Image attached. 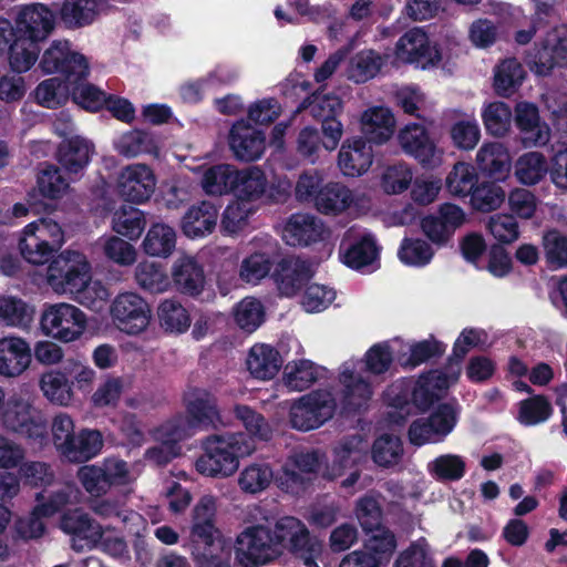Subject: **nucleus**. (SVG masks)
<instances>
[{
  "label": "nucleus",
  "mask_w": 567,
  "mask_h": 567,
  "mask_svg": "<svg viewBox=\"0 0 567 567\" xmlns=\"http://www.w3.org/2000/svg\"><path fill=\"white\" fill-rule=\"evenodd\" d=\"M16 29L18 34L44 41L54 29V13L43 3L24 6L17 16Z\"/></svg>",
  "instance_id": "obj_17"
},
{
  "label": "nucleus",
  "mask_w": 567,
  "mask_h": 567,
  "mask_svg": "<svg viewBox=\"0 0 567 567\" xmlns=\"http://www.w3.org/2000/svg\"><path fill=\"white\" fill-rule=\"evenodd\" d=\"M113 145L115 151L126 158H134L142 154L158 156L161 148L156 136L141 130L122 133L114 140Z\"/></svg>",
  "instance_id": "obj_37"
},
{
  "label": "nucleus",
  "mask_w": 567,
  "mask_h": 567,
  "mask_svg": "<svg viewBox=\"0 0 567 567\" xmlns=\"http://www.w3.org/2000/svg\"><path fill=\"white\" fill-rule=\"evenodd\" d=\"M481 116L486 132L492 136L503 137L511 130L513 113L505 102L485 103Z\"/></svg>",
  "instance_id": "obj_52"
},
{
  "label": "nucleus",
  "mask_w": 567,
  "mask_h": 567,
  "mask_svg": "<svg viewBox=\"0 0 567 567\" xmlns=\"http://www.w3.org/2000/svg\"><path fill=\"white\" fill-rule=\"evenodd\" d=\"M343 402L349 410H360L372 396L371 384L357 371L353 362H346L340 372Z\"/></svg>",
  "instance_id": "obj_33"
},
{
  "label": "nucleus",
  "mask_w": 567,
  "mask_h": 567,
  "mask_svg": "<svg viewBox=\"0 0 567 567\" xmlns=\"http://www.w3.org/2000/svg\"><path fill=\"white\" fill-rule=\"evenodd\" d=\"M194 434L192 421L183 414L174 415L152 431L156 442H165L179 446L178 443Z\"/></svg>",
  "instance_id": "obj_58"
},
{
  "label": "nucleus",
  "mask_w": 567,
  "mask_h": 567,
  "mask_svg": "<svg viewBox=\"0 0 567 567\" xmlns=\"http://www.w3.org/2000/svg\"><path fill=\"white\" fill-rule=\"evenodd\" d=\"M272 266L267 251H254L241 260L238 275L243 281L256 285L270 274Z\"/></svg>",
  "instance_id": "obj_62"
},
{
  "label": "nucleus",
  "mask_w": 567,
  "mask_h": 567,
  "mask_svg": "<svg viewBox=\"0 0 567 567\" xmlns=\"http://www.w3.org/2000/svg\"><path fill=\"white\" fill-rule=\"evenodd\" d=\"M464 221V210L455 204L445 203L439 207L436 213L422 217L420 227L424 236L433 244L444 246Z\"/></svg>",
  "instance_id": "obj_14"
},
{
  "label": "nucleus",
  "mask_w": 567,
  "mask_h": 567,
  "mask_svg": "<svg viewBox=\"0 0 567 567\" xmlns=\"http://www.w3.org/2000/svg\"><path fill=\"white\" fill-rule=\"evenodd\" d=\"M94 154V145L82 136L63 141L58 150V162L70 174H78L86 167Z\"/></svg>",
  "instance_id": "obj_36"
},
{
  "label": "nucleus",
  "mask_w": 567,
  "mask_h": 567,
  "mask_svg": "<svg viewBox=\"0 0 567 567\" xmlns=\"http://www.w3.org/2000/svg\"><path fill=\"white\" fill-rule=\"evenodd\" d=\"M373 163V150L360 136L347 138L338 154V166L344 176L358 177L365 174Z\"/></svg>",
  "instance_id": "obj_19"
},
{
  "label": "nucleus",
  "mask_w": 567,
  "mask_h": 567,
  "mask_svg": "<svg viewBox=\"0 0 567 567\" xmlns=\"http://www.w3.org/2000/svg\"><path fill=\"white\" fill-rule=\"evenodd\" d=\"M525 70L516 59H505L494 69L493 86L497 95L511 96L523 83Z\"/></svg>",
  "instance_id": "obj_46"
},
{
  "label": "nucleus",
  "mask_w": 567,
  "mask_h": 567,
  "mask_svg": "<svg viewBox=\"0 0 567 567\" xmlns=\"http://www.w3.org/2000/svg\"><path fill=\"white\" fill-rule=\"evenodd\" d=\"M47 284L55 293L72 295L79 303L94 311L103 309L110 297L100 280H92L85 255L75 250H65L50 262Z\"/></svg>",
  "instance_id": "obj_1"
},
{
  "label": "nucleus",
  "mask_w": 567,
  "mask_h": 567,
  "mask_svg": "<svg viewBox=\"0 0 567 567\" xmlns=\"http://www.w3.org/2000/svg\"><path fill=\"white\" fill-rule=\"evenodd\" d=\"M336 411L331 393L316 391L296 400L289 410V422L299 431H311L329 421Z\"/></svg>",
  "instance_id": "obj_9"
},
{
  "label": "nucleus",
  "mask_w": 567,
  "mask_h": 567,
  "mask_svg": "<svg viewBox=\"0 0 567 567\" xmlns=\"http://www.w3.org/2000/svg\"><path fill=\"white\" fill-rule=\"evenodd\" d=\"M274 481L271 466L262 462H251L244 466L237 477L239 489L244 494L256 495L266 491Z\"/></svg>",
  "instance_id": "obj_44"
},
{
  "label": "nucleus",
  "mask_w": 567,
  "mask_h": 567,
  "mask_svg": "<svg viewBox=\"0 0 567 567\" xmlns=\"http://www.w3.org/2000/svg\"><path fill=\"white\" fill-rule=\"evenodd\" d=\"M137 286L151 293H163L171 289L172 281L164 267L155 261L144 260L134 270Z\"/></svg>",
  "instance_id": "obj_47"
},
{
  "label": "nucleus",
  "mask_w": 567,
  "mask_h": 567,
  "mask_svg": "<svg viewBox=\"0 0 567 567\" xmlns=\"http://www.w3.org/2000/svg\"><path fill=\"white\" fill-rule=\"evenodd\" d=\"M33 309L23 300L11 297H0V321L14 328H25L33 319Z\"/></svg>",
  "instance_id": "obj_59"
},
{
  "label": "nucleus",
  "mask_w": 567,
  "mask_h": 567,
  "mask_svg": "<svg viewBox=\"0 0 567 567\" xmlns=\"http://www.w3.org/2000/svg\"><path fill=\"white\" fill-rule=\"evenodd\" d=\"M74 422L72 417L66 413L56 414L51 424V433L55 447L65 457L74 456Z\"/></svg>",
  "instance_id": "obj_64"
},
{
  "label": "nucleus",
  "mask_w": 567,
  "mask_h": 567,
  "mask_svg": "<svg viewBox=\"0 0 567 567\" xmlns=\"http://www.w3.org/2000/svg\"><path fill=\"white\" fill-rule=\"evenodd\" d=\"M40 68L48 74L55 72L64 74L69 83L89 75L86 59L82 54L71 51L66 41H54L44 51Z\"/></svg>",
  "instance_id": "obj_12"
},
{
  "label": "nucleus",
  "mask_w": 567,
  "mask_h": 567,
  "mask_svg": "<svg viewBox=\"0 0 567 567\" xmlns=\"http://www.w3.org/2000/svg\"><path fill=\"white\" fill-rule=\"evenodd\" d=\"M188 548L197 567H230V550L226 539Z\"/></svg>",
  "instance_id": "obj_51"
},
{
  "label": "nucleus",
  "mask_w": 567,
  "mask_h": 567,
  "mask_svg": "<svg viewBox=\"0 0 567 567\" xmlns=\"http://www.w3.org/2000/svg\"><path fill=\"white\" fill-rule=\"evenodd\" d=\"M236 169L234 165L226 163L198 167L197 172L200 174L199 184L205 194L221 196L231 193Z\"/></svg>",
  "instance_id": "obj_38"
},
{
  "label": "nucleus",
  "mask_w": 567,
  "mask_h": 567,
  "mask_svg": "<svg viewBox=\"0 0 567 567\" xmlns=\"http://www.w3.org/2000/svg\"><path fill=\"white\" fill-rule=\"evenodd\" d=\"M384 62V58L375 51L362 50L350 59L348 79L354 83H365L380 72Z\"/></svg>",
  "instance_id": "obj_50"
},
{
  "label": "nucleus",
  "mask_w": 567,
  "mask_h": 567,
  "mask_svg": "<svg viewBox=\"0 0 567 567\" xmlns=\"http://www.w3.org/2000/svg\"><path fill=\"white\" fill-rule=\"evenodd\" d=\"M268 179L265 172L258 166L236 169L234 193L236 199L255 205L266 193Z\"/></svg>",
  "instance_id": "obj_35"
},
{
  "label": "nucleus",
  "mask_w": 567,
  "mask_h": 567,
  "mask_svg": "<svg viewBox=\"0 0 567 567\" xmlns=\"http://www.w3.org/2000/svg\"><path fill=\"white\" fill-rule=\"evenodd\" d=\"M354 194L340 183H329L316 196V208L324 215H340L352 206Z\"/></svg>",
  "instance_id": "obj_41"
},
{
  "label": "nucleus",
  "mask_w": 567,
  "mask_h": 567,
  "mask_svg": "<svg viewBox=\"0 0 567 567\" xmlns=\"http://www.w3.org/2000/svg\"><path fill=\"white\" fill-rule=\"evenodd\" d=\"M515 123L523 132L526 146H544L550 140L549 126L540 121L538 109L529 102H519L515 106Z\"/></svg>",
  "instance_id": "obj_26"
},
{
  "label": "nucleus",
  "mask_w": 567,
  "mask_h": 567,
  "mask_svg": "<svg viewBox=\"0 0 567 567\" xmlns=\"http://www.w3.org/2000/svg\"><path fill=\"white\" fill-rule=\"evenodd\" d=\"M282 362V357L275 347L255 343L247 352L245 364L251 378L269 381L278 374Z\"/></svg>",
  "instance_id": "obj_27"
},
{
  "label": "nucleus",
  "mask_w": 567,
  "mask_h": 567,
  "mask_svg": "<svg viewBox=\"0 0 567 567\" xmlns=\"http://www.w3.org/2000/svg\"><path fill=\"white\" fill-rule=\"evenodd\" d=\"M80 498V489L72 483H65L50 491L47 498L39 494L37 496L39 503L35 506V513L43 516H52L68 505L78 504Z\"/></svg>",
  "instance_id": "obj_48"
},
{
  "label": "nucleus",
  "mask_w": 567,
  "mask_h": 567,
  "mask_svg": "<svg viewBox=\"0 0 567 567\" xmlns=\"http://www.w3.org/2000/svg\"><path fill=\"white\" fill-rule=\"evenodd\" d=\"M402 150L413 156L422 166L435 168L443 162V150L430 137L420 124H408L398 134Z\"/></svg>",
  "instance_id": "obj_13"
},
{
  "label": "nucleus",
  "mask_w": 567,
  "mask_h": 567,
  "mask_svg": "<svg viewBox=\"0 0 567 567\" xmlns=\"http://www.w3.org/2000/svg\"><path fill=\"white\" fill-rule=\"evenodd\" d=\"M333 458L326 465L322 476L333 481L341 477L347 468H351L365 455L363 441L353 436L339 442L332 450Z\"/></svg>",
  "instance_id": "obj_31"
},
{
  "label": "nucleus",
  "mask_w": 567,
  "mask_h": 567,
  "mask_svg": "<svg viewBox=\"0 0 567 567\" xmlns=\"http://www.w3.org/2000/svg\"><path fill=\"white\" fill-rule=\"evenodd\" d=\"M187 417L192 425L214 426L221 423L216 398L206 389L190 388L184 394Z\"/></svg>",
  "instance_id": "obj_22"
},
{
  "label": "nucleus",
  "mask_w": 567,
  "mask_h": 567,
  "mask_svg": "<svg viewBox=\"0 0 567 567\" xmlns=\"http://www.w3.org/2000/svg\"><path fill=\"white\" fill-rule=\"evenodd\" d=\"M310 277L306 262L299 259H287L280 264L276 281L280 292L293 296Z\"/></svg>",
  "instance_id": "obj_54"
},
{
  "label": "nucleus",
  "mask_w": 567,
  "mask_h": 567,
  "mask_svg": "<svg viewBox=\"0 0 567 567\" xmlns=\"http://www.w3.org/2000/svg\"><path fill=\"white\" fill-rule=\"evenodd\" d=\"M550 167L546 156L536 151L522 154L514 163V176L524 186H534L543 182Z\"/></svg>",
  "instance_id": "obj_39"
},
{
  "label": "nucleus",
  "mask_w": 567,
  "mask_h": 567,
  "mask_svg": "<svg viewBox=\"0 0 567 567\" xmlns=\"http://www.w3.org/2000/svg\"><path fill=\"white\" fill-rule=\"evenodd\" d=\"M322 221L309 214L292 215L282 230L284 240L290 246H307L323 238Z\"/></svg>",
  "instance_id": "obj_30"
},
{
  "label": "nucleus",
  "mask_w": 567,
  "mask_h": 567,
  "mask_svg": "<svg viewBox=\"0 0 567 567\" xmlns=\"http://www.w3.org/2000/svg\"><path fill=\"white\" fill-rule=\"evenodd\" d=\"M426 468L437 481H458L465 475L466 462L457 454H442L427 463Z\"/></svg>",
  "instance_id": "obj_60"
},
{
  "label": "nucleus",
  "mask_w": 567,
  "mask_h": 567,
  "mask_svg": "<svg viewBox=\"0 0 567 567\" xmlns=\"http://www.w3.org/2000/svg\"><path fill=\"white\" fill-rule=\"evenodd\" d=\"M505 189L494 182L476 185L471 194V204L475 210L489 213L498 209L505 202Z\"/></svg>",
  "instance_id": "obj_61"
},
{
  "label": "nucleus",
  "mask_w": 567,
  "mask_h": 567,
  "mask_svg": "<svg viewBox=\"0 0 567 567\" xmlns=\"http://www.w3.org/2000/svg\"><path fill=\"white\" fill-rule=\"evenodd\" d=\"M60 526L71 535V546L78 551L101 548L112 556H122L127 551L126 542L115 532V527H103L82 511L65 513Z\"/></svg>",
  "instance_id": "obj_3"
},
{
  "label": "nucleus",
  "mask_w": 567,
  "mask_h": 567,
  "mask_svg": "<svg viewBox=\"0 0 567 567\" xmlns=\"http://www.w3.org/2000/svg\"><path fill=\"white\" fill-rule=\"evenodd\" d=\"M396 359L404 367L414 368L431 357L444 351L442 344L433 339L415 343H402L398 340Z\"/></svg>",
  "instance_id": "obj_55"
},
{
  "label": "nucleus",
  "mask_w": 567,
  "mask_h": 567,
  "mask_svg": "<svg viewBox=\"0 0 567 567\" xmlns=\"http://www.w3.org/2000/svg\"><path fill=\"white\" fill-rule=\"evenodd\" d=\"M172 282L177 290L187 295H198L205 286L204 269L196 257L181 252L173 261L171 267Z\"/></svg>",
  "instance_id": "obj_23"
},
{
  "label": "nucleus",
  "mask_w": 567,
  "mask_h": 567,
  "mask_svg": "<svg viewBox=\"0 0 567 567\" xmlns=\"http://www.w3.org/2000/svg\"><path fill=\"white\" fill-rule=\"evenodd\" d=\"M91 511L104 519L116 518L121 529L138 536L145 527L144 518L136 512L126 509L124 503L116 498L95 499L91 503Z\"/></svg>",
  "instance_id": "obj_29"
},
{
  "label": "nucleus",
  "mask_w": 567,
  "mask_h": 567,
  "mask_svg": "<svg viewBox=\"0 0 567 567\" xmlns=\"http://www.w3.org/2000/svg\"><path fill=\"white\" fill-rule=\"evenodd\" d=\"M177 245L176 229L163 221L153 223L147 229L141 248L143 252L154 258H168Z\"/></svg>",
  "instance_id": "obj_34"
},
{
  "label": "nucleus",
  "mask_w": 567,
  "mask_h": 567,
  "mask_svg": "<svg viewBox=\"0 0 567 567\" xmlns=\"http://www.w3.org/2000/svg\"><path fill=\"white\" fill-rule=\"evenodd\" d=\"M37 40L18 34L9 47V65L16 73L29 71L37 62L40 47Z\"/></svg>",
  "instance_id": "obj_49"
},
{
  "label": "nucleus",
  "mask_w": 567,
  "mask_h": 567,
  "mask_svg": "<svg viewBox=\"0 0 567 567\" xmlns=\"http://www.w3.org/2000/svg\"><path fill=\"white\" fill-rule=\"evenodd\" d=\"M321 453L315 450L301 451L290 455L279 476L280 486L287 492L298 493L305 485L302 474L315 473L321 463Z\"/></svg>",
  "instance_id": "obj_21"
},
{
  "label": "nucleus",
  "mask_w": 567,
  "mask_h": 567,
  "mask_svg": "<svg viewBox=\"0 0 567 567\" xmlns=\"http://www.w3.org/2000/svg\"><path fill=\"white\" fill-rule=\"evenodd\" d=\"M216 498L212 495L202 496L192 511V526L188 546L225 540L215 525Z\"/></svg>",
  "instance_id": "obj_16"
},
{
  "label": "nucleus",
  "mask_w": 567,
  "mask_h": 567,
  "mask_svg": "<svg viewBox=\"0 0 567 567\" xmlns=\"http://www.w3.org/2000/svg\"><path fill=\"white\" fill-rule=\"evenodd\" d=\"M97 13L99 0H64L60 8V18L70 29L93 23Z\"/></svg>",
  "instance_id": "obj_45"
},
{
  "label": "nucleus",
  "mask_w": 567,
  "mask_h": 567,
  "mask_svg": "<svg viewBox=\"0 0 567 567\" xmlns=\"http://www.w3.org/2000/svg\"><path fill=\"white\" fill-rule=\"evenodd\" d=\"M321 368L307 359L289 361L282 372V383L289 391H305L318 381Z\"/></svg>",
  "instance_id": "obj_43"
},
{
  "label": "nucleus",
  "mask_w": 567,
  "mask_h": 567,
  "mask_svg": "<svg viewBox=\"0 0 567 567\" xmlns=\"http://www.w3.org/2000/svg\"><path fill=\"white\" fill-rule=\"evenodd\" d=\"M157 178L145 163H132L121 168L116 177L118 196L131 204H145L155 193Z\"/></svg>",
  "instance_id": "obj_10"
},
{
  "label": "nucleus",
  "mask_w": 567,
  "mask_h": 567,
  "mask_svg": "<svg viewBox=\"0 0 567 567\" xmlns=\"http://www.w3.org/2000/svg\"><path fill=\"white\" fill-rule=\"evenodd\" d=\"M396 63L415 64L421 69L437 65L442 55L436 45L431 44L426 33L420 28L406 31L398 40L394 49Z\"/></svg>",
  "instance_id": "obj_11"
},
{
  "label": "nucleus",
  "mask_w": 567,
  "mask_h": 567,
  "mask_svg": "<svg viewBox=\"0 0 567 567\" xmlns=\"http://www.w3.org/2000/svg\"><path fill=\"white\" fill-rule=\"evenodd\" d=\"M32 349L27 340L16 336L0 339V375L18 378L31 365Z\"/></svg>",
  "instance_id": "obj_20"
},
{
  "label": "nucleus",
  "mask_w": 567,
  "mask_h": 567,
  "mask_svg": "<svg viewBox=\"0 0 567 567\" xmlns=\"http://www.w3.org/2000/svg\"><path fill=\"white\" fill-rule=\"evenodd\" d=\"M157 318L162 329L169 333H183L190 326V317L183 305L172 298L164 299L157 307Z\"/></svg>",
  "instance_id": "obj_53"
},
{
  "label": "nucleus",
  "mask_w": 567,
  "mask_h": 567,
  "mask_svg": "<svg viewBox=\"0 0 567 567\" xmlns=\"http://www.w3.org/2000/svg\"><path fill=\"white\" fill-rule=\"evenodd\" d=\"M218 219V209L210 202L203 200L190 206L182 218L183 234L192 239L213 233Z\"/></svg>",
  "instance_id": "obj_32"
},
{
  "label": "nucleus",
  "mask_w": 567,
  "mask_h": 567,
  "mask_svg": "<svg viewBox=\"0 0 567 567\" xmlns=\"http://www.w3.org/2000/svg\"><path fill=\"white\" fill-rule=\"evenodd\" d=\"M340 250L342 261L354 269L371 265L378 258L374 239L370 235L358 234L354 229L344 234Z\"/></svg>",
  "instance_id": "obj_24"
},
{
  "label": "nucleus",
  "mask_w": 567,
  "mask_h": 567,
  "mask_svg": "<svg viewBox=\"0 0 567 567\" xmlns=\"http://www.w3.org/2000/svg\"><path fill=\"white\" fill-rule=\"evenodd\" d=\"M271 536L280 554L287 550L302 560L306 567H318L322 544L302 520L293 516L281 517L275 523Z\"/></svg>",
  "instance_id": "obj_4"
},
{
  "label": "nucleus",
  "mask_w": 567,
  "mask_h": 567,
  "mask_svg": "<svg viewBox=\"0 0 567 567\" xmlns=\"http://www.w3.org/2000/svg\"><path fill=\"white\" fill-rule=\"evenodd\" d=\"M256 446L244 433L212 435L204 442V453L196 460L198 473L208 477L227 478L233 476L239 460L251 455Z\"/></svg>",
  "instance_id": "obj_2"
},
{
  "label": "nucleus",
  "mask_w": 567,
  "mask_h": 567,
  "mask_svg": "<svg viewBox=\"0 0 567 567\" xmlns=\"http://www.w3.org/2000/svg\"><path fill=\"white\" fill-rule=\"evenodd\" d=\"M145 227L146 215L140 208L123 204L112 214V230L128 240H137Z\"/></svg>",
  "instance_id": "obj_42"
},
{
  "label": "nucleus",
  "mask_w": 567,
  "mask_h": 567,
  "mask_svg": "<svg viewBox=\"0 0 567 567\" xmlns=\"http://www.w3.org/2000/svg\"><path fill=\"white\" fill-rule=\"evenodd\" d=\"M1 420L8 431L22 434L39 446L47 442V420L25 394L10 396Z\"/></svg>",
  "instance_id": "obj_5"
},
{
  "label": "nucleus",
  "mask_w": 567,
  "mask_h": 567,
  "mask_svg": "<svg viewBox=\"0 0 567 567\" xmlns=\"http://www.w3.org/2000/svg\"><path fill=\"white\" fill-rule=\"evenodd\" d=\"M450 137L456 148L474 150L481 140V128L476 118L471 115L456 120L450 127Z\"/></svg>",
  "instance_id": "obj_63"
},
{
  "label": "nucleus",
  "mask_w": 567,
  "mask_h": 567,
  "mask_svg": "<svg viewBox=\"0 0 567 567\" xmlns=\"http://www.w3.org/2000/svg\"><path fill=\"white\" fill-rule=\"evenodd\" d=\"M234 553L236 563L241 567H260L280 556L271 529L262 525L249 526L239 533Z\"/></svg>",
  "instance_id": "obj_6"
},
{
  "label": "nucleus",
  "mask_w": 567,
  "mask_h": 567,
  "mask_svg": "<svg viewBox=\"0 0 567 567\" xmlns=\"http://www.w3.org/2000/svg\"><path fill=\"white\" fill-rule=\"evenodd\" d=\"M461 374V368L457 362L451 363L444 371H432L421 375L412 390L414 404L421 409H427L435 400H439L442 393L452 384L456 383Z\"/></svg>",
  "instance_id": "obj_15"
},
{
  "label": "nucleus",
  "mask_w": 567,
  "mask_h": 567,
  "mask_svg": "<svg viewBox=\"0 0 567 567\" xmlns=\"http://www.w3.org/2000/svg\"><path fill=\"white\" fill-rule=\"evenodd\" d=\"M114 326L128 336L146 331L152 320V308L144 297L134 291H124L115 296L110 306Z\"/></svg>",
  "instance_id": "obj_8"
},
{
  "label": "nucleus",
  "mask_w": 567,
  "mask_h": 567,
  "mask_svg": "<svg viewBox=\"0 0 567 567\" xmlns=\"http://www.w3.org/2000/svg\"><path fill=\"white\" fill-rule=\"evenodd\" d=\"M43 396L58 406H70L74 401L73 382L65 371L52 370L43 373L39 380Z\"/></svg>",
  "instance_id": "obj_40"
},
{
  "label": "nucleus",
  "mask_w": 567,
  "mask_h": 567,
  "mask_svg": "<svg viewBox=\"0 0 567 567\" xmlns=\"http://www.w3.org/2000/svg\"><path fill=\"white\" fill-rule=\"evenodd\" d=\"M475 163L482 174L497 181H504L509 175L512 157L504 144L487 142L476 152Z\"/></svg>",
  "instance_id": "obj_28"
},
{
  "label": "nucleus",
  "mask_w": 567,
  "mask_h": 567,
  "mask_svg": "<svg viewBox=\"0 0 567 567\" xmlns=\"http://www.w3.org/2000/svg\"><path fill=\"white\" fill-rule=\"evenodd\" d=\"M104 257L121 267L133 266L137 260V250L128 239L120 235H110L101 239Z\"/></svg>",
  "instance_id": "obj_57"
},
{
  "label": "nucleus",
  "mask_w": 567,
  "mask_h": 567,
  "mask_svg": "<svg viewBox=\"0 0 567 567\" xmlns=\"http://www.w3.org/2000/svg\"><path fill=\"white\" fill-rule=\"evenodd\" d=\"M229 147L239 161H257L266 150L265 135L247 122L238 121L230 130Z\"/></svg>",
  "instance_id": "obj_18"
},
{
  "label": "nucleus",
  "mask_w": 567,
  "mask_h": 567,
  "mask_svg": "<svg viewBox=\"0 0 567 567\" xmlns=\"http://www.w3.org/2000/svg\"><path fill=\"white\" fill-rule=\"evenodd\" d=\"M40 323L45 336L62 342H72L84 333L86 316L74 305L59 302L44 308Z\"/></svg>",
  "instance_id": "obj_7"
},
{
  "label": "nucleus",
  "mask_w": 567,
  "mask_h": 567,
  "mask_svg": "<svg viewBox=\"0 0 567 567\" xmlns=\"http://www.w3.org/2000/svg\"><path fill=\"white\" fill-rule=\"evenodd\" d=\"M360 131L375 144L388 142L394 134L396 121L392 111L383 105H374L364 110L360 115Z\"/></svg>",
  "instance_id": "obj_25"
},
{
  "label": "nucleus",
  "mask_w": 567,
  "mask_h": 567,
  "mask_svg": "<svg viewBox=\"0 0 567 567\" xmlns=\"http://www.w3.org/2000/svg\"><path fill=\"white\" fill-rule=\"evenodd\" d=\"M477 182L476 168L470 163L457 162L445 178V187L452 196L466 197L472 194Z\"/></svg>",
  "instance_id": "obj_56"
}]
</instances>
